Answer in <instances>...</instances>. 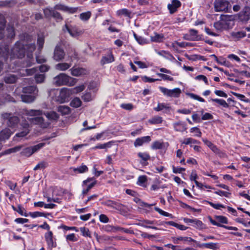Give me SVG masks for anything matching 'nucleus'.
<instances>
[{"instance_id": "nucleus-1", "label": "nucleus", "mask_w": 250, "mask_h": 250, "mask_svg": "<svg viewBox=\"0 0 250 250\" xmlns=\"http://www.w3.org/2000/svg\"><path fill=\"white\" fill-rule=\"evenodd\" d=\"M35 49V45L33 44H24L22 42H17L11 50L10 56V59L15 58H22L25 56V50L27 52V57L29 61L27 65L31 64L30 60L33 59L32 52Z\"/></svg>"}, {"instance_id": "nucleus-2", "label": "nucleus", "mask_w": 250, "mask_h": 250, "mask_svg": "<svg viewBox=\"0 0 250 250\" xmlns=\"http://www.w3.org/2000/svg\"><path fill=\"white\" fill-rule=\"evenodd\" d=\"M77 79L62 73L56 76L53 79V83L57 86L62 85L72 86L77 83Z\"/></svg>"}, {"instance_id": "nucleus-3", "label": "nucleus", "mask_w": 250, "mask_h": 250, "mask_svg": "<svg viewBox=\"0 0 250 250\" xmlns=\"http://www.w3.org/2000/svg\"><path fill=\"white\" fill-rule=\"evenodd\" d=\"M233 25L231 17L228 15H221L220 20L214 22V27L219 32L228 30L232 27Z\"/></svg>"}, {"instance_id": "nucleus-4", "label": "nucleus", "mask_w": 250, "mask_h": 250, "mask_svg": "<svg viewBox=\"0 0 250 250\" xmlns=\"http://www.w3.org/2000/svg\"><path fill=\"white\" fill-rule=\"evenodd\" d=\"M71 95L70 88L63 87L56 91L55 100L59 103H63L68 101Z\"/></svg>"}, {"instance_id": "nucleus-5", "label": "nucleus", "mask_w": 250, "mask_h": 250, "mask_svg": "<svg viewBox=\"0 0 250 250\" xmlns=\"http://www.w3.org/2000/svg\"><path fill=\"white\" fill-rule=\"evenodd\" d=\"M1 117L4 120H7V125L10 127H15L19 122V118L11 113H4Z\"/></svg>"}, {"instance_id": "nucleus-6", "label": "nucleus", "mask_w": 250, "mask_h": 250, "mask_svg": "<svg viewBox=\"0 0 250 250\" xmlns=\"http://www.w3.org/2000/svg\"><path fill=\"white\" fill-rule=\"evenodd\" d=\"M214 8L216 11L227 12L231 9V5L226 0H216L214 1Z\"/></svg>"}, {"instance_id": "nucleus-7", "label": "nucleus", "mask_w": 250, "mask_h": 250, "mask_svg": "<svg viewBox=\"0 0 250 250\" xmlns=\"http://www.w3.org/2000/svg\"><path fill=\"white\" fill-rule=\"evenodd\" d=\"M62 30L64 32L67 31L70 35L72 37H77L83 34V31L80 30L76 25H68L65 24L63 27Z\"/></svg>"}, {"instance_id": "nucleus-8", "label": "nucleus", "mask_w": 250, "mask_h": 250, "mask_svg": "<svg viewBox=\"0 0 250 250\" xmlns=\"http://www.w3.org/2000/svg\"><path fill=\"white\" fill-rule=\"evenodd\" d=\"M159 89L165 95L168 97L178 98L181 93V90L179 88L168 89L166 87L160 86Z\"/></svg>"}, {"instance_id": "nucleus-9", "label": "nucleus", "mask_w": 250, "mask_h": 250, "mask_svg": "<svg viewBox=\"0 0 250 250\" xmlns=\"http://www.w3.org/2000/svg\"><path fill=\"white\" fill-rule=\"evenodd\" d=\"M101 204L111 209L121 211L123 210L124 206L119 202L111 200H106L103 201Z\"/></svg>"}, {"instance_id": "nucleus-10", "label": "nucleus", "mask_w": 250, "mask_h": 250, "mask_svg": "<svg viewBox=\"0 0 250 250\" xmlns=\"http://www.w3.org/2000/svg\"><path fill=\"white\" fill-rule=\"evenodd\" d=\"M44 238L48 249H52L57 246L56 239L54 237L52 231H48L44 234Z\"/></svg>"}, {"instance_id": "nucleus-11", "label": "nucleus", "mask_w": 250, "mask_h": 250, "mask_svg": "<svg viewBox=\"0 0 250 250\" xmlns=\"http://www.w3.org/2000/svg\"><path fill=\"white\" fill-rule=\"evenodd\" d=\"M65 55L63 49L60 45H57L54 49L53 58L55 61L60 62L64 58Z\"/></svg>"}, {"instance_id": "nucleus-12", "label": "nucleus", "mask_w": 250, "mask_h": 250, "mask_svg": "<svg viewBox=\"0 0 250 250\" xmlns=\"http://www.w3.org/2000/svg\"><path fill=\"white\" fill-rule=\"evenodd\" d=\"M97 181L93 178H89L83 181V185H87L86 188L82 191V194L84 196L86 195L89 190L96 184Z\"/></svg>"}, {"instance_id": "nucleus-13", "label": "nucleus", "mask_w": 250, "mask_h": 250, "mask_svg": "<svg viewBox=\"0 0 250 250\" xmlns=\"http://www.w3.org/2000/svg\"><path fill=\"white\" fill-rule=\"evenodd\" d=\"M238 18L242 21H247L250 19V7H245L239 13Z\"/></svg>"}, {"instance_id": "nucleus-14", "label": "nucleus", "mask_w": 250, "mask_h": 250, "mask_svg": "<svg viewBox=\"0 0 250 250\" xmlns=\"http://www.w3.org/2000/svg\"><path fill=\"white\" fill-rule=\"evenodd\" d=\"M30 122L32 124L38 125L42 128H45L48 126L49 123L45 122L43 119L41 117H37L31 118Z\"/></svg>"}, {"instance_id": "nucleus-15", "label": "nucleus", "mask_w": 250, "mask_h": 250, "mask_svg": "<svg viewBox=\"0 0 250 250\" xmlns=\"http://www.w3.org/2000/svg\"><path fill=\"white\" fill-rule=\"evenodd\" d=\"M70 71L71 75L76 77L84 75L88 73L86 69L82 67H72Z\"/></svg>"}, {"instance_id": "nucleus-16", "label": "nucleus", "mask_w": 250, "mask_h": 250, "mask_svg": "<svg viewBox=\"0 0 250 250\" xmlns=\"http://www.w3.org/2000/svg\"><path fill=\"white\" fill-rule=\"evenodd\" d=\"M54 9L55 10H59L63 11L68 12V13L72 14L76 12L78 9L77 8L68 7L61 4L56 5L54 6Z\"/></svg>"}, {"instance_id": "nucleus-17", "label": "nucleus", "mask_w": 250, "mask_h": 250, "mask_svg": "<svg viewBox=\"0 0 250 250\" xmlns=\"http://www.w3.org/2000/svg\"><path fill=\"white\" fill-rule=\"evenodd\" d=\"M114 61V57L112 53L111 52H109L107 55L102 57L100 63L102 65H104L105 64L111 63Z\"/></svg>"}, {"instance_id": "nucleus-18", "label": "nucleus", "mask_w": 250, "mask_h": 250, "mask_svg": "<svg viewBox=\"0 0 250 250\" xmlns=\"http://www.w3.org/2000/svg\"><path fill=\"white\" fill-rule=\"evenodd\" d=\"M150 141L151 138L149 136L138 138L135 140L134 145L135 147L140 146L145 143H149Z\"/></svg>"}, {"instance_id": "nucleus-19", "label": "nucleus", "mask_w": 250, "mask_h": 250, "mask_svg": "<svg viewBox=\"0 0 250 250\" xmlns=\"http://www.w3.org/2000/svg\"><path fill=\"white\" fill-rule=\"evenodd\" d=\"M231 39L234 41H238L246 36V33L243 31H233L230 33Z\"/></svg>"}, {"instance_id": "nucleus-20", "label": "nucleus", "mask_w": 250, "mask_h": 250, "mask_svg": "<svg viewBox=\"0 0 250 250\" xmlns=\"http://www.w3.org/2000/svg\"><path fill=\"white\" fill-rule=\"evenodd\" d=\"M22 92L24 94H31L37 96L38 92V89L36 86H28L22 88Z\"/></svg>"}, {"instance_id": "nucleus-21", "label": "nucleus", "mask_w": 250, "mask_h": 250, "mask_svg": "<svg viewBox=\"0 0 250 250\" xmlns=\"http://www.w3.org/2000/svg\"><path fill=\"white\" fill-rule=\"evenodd\" d=\"M181 5V3L179 0H172L171 3L168 4L167 8L170 13L172 14L177 10V9Z\"/></svg>"}, {"instance_id": "nucleus-22", "label": "nucleus", "mask_w": 250, "mask_h": 250, "mask_svg": "<svg viewBox=\"0 0 250 250\" xmlns=\"http://www.w3.org/2000/svg\"><path fill=\"white\" fill-rule=\"evenodd\" d=\"M155 222L154 221H150L148 220H143L140 221L138 225L141 227L146 228H150L155 230L159 229L156 227L153 226H149L148 225H154L155 224Z\"/></svg>"}, {"instance_id": "nucleus-23", "label": "nucleus", "mask_w": 250, "mask_h": 250, "mask_svg": "<svg viewBox=\"0 0 250 250\" xmlns=\"http://www.w3.org/2000/svg\"><path fill=\"white\" fill-rule=\"evenodd\" d=\"M70 169L76 174H80L88 171V168L86 165L82 164L81 166L77 167H70Z\"/></svg>"}, {"instance_id": "nucleus-24", "label": "nucleus", "mask_w": 250, "mask_h": 250, "mask_svg": "<svg viewBox=\"0 0 250 250\" xmlns=\"http://www.w3.org/2000/svg\"><path fill=\"white\" fill-rule=\"evenodd\" d=\"M95 97V94L86 90L82 95V99L85 102H89L92 101Z\"/></svg>"}, {"instance_id": "nucleus-25", "label": "nucleus", "mask_w": 250, "mask_h": 250, "mask_svg": "<svg viewBox=\"0 0 250 250\" xmlns=\"http://www.w3.org/2000/svg\"><path fill=\"white\" fill-rule=\"evenodd\" d=\"M23 114L28 116H37L42 114V111L41 110L36 109H25L23 110Z\"/></svg>"}, {"instance_id": "nucleus-26", "label": "nucleus", "mask_w": 250, "mask_h": 250, "mask_svg": "<svg viewBox=\"0 0 250 250\" xmlns=\"http://www.w3.org/2000/svg\"><path fill=\"white\" fill-rule=\"evenodd\" d=\"M36 96L31 94H22L21 95V101L26 103H30L35 101Z\"/></svg>"}, {"instance_id": "nucleus-27", "label": "nucleus", "mask_w": 250, "mask_h": 250, "mask_svg": "<svg viewBox=\"0 0 250 250\" xmlns=\"http://www.w3.org/2000/svg\"><path fill=\"white\" fill-rule=\"evenodd\" d=\"M12 132L11 131L10 129L6 128L0 132V140L4 141L6 139H8Z\"/></svg>"}, {"instance_id": "nucleus-28", "label": "nucleus", "mask_w": 250, "mask_h": 250, "mask_svg": "<svg viewBox=\"0 0 250 250\" xmlns=\"http://www.w3.org/2000/svg\"><path fill=\"white\" fill-rule=\"evenodd\" d=\"M202 140L204 143L215 153L218 154L220 153V150L211 142L205 139H203Z\"/></svg>"}, {"instance_id": "nucleus-29", "label": "nucleus", "mask_w": 250, "mask_h": 250, "mask_svg": "<svg viewBox=\"0 0 250 250\" xmlns=\"http://www.w3.org/2000/svg\"><path fill=\"white\" fill-rule=\"evenodd\" d=\"M72 65L71 63L63 62L57 64L55 68L59 71H65L69 68Z\"/></svg>"}, {"instance_id": "nucleus-30", "label": "nucleus", "mask_w": 250, "mask_h": 250, "mask_svg": "<svg viewBox=\"0 0 250 250\" xmlns=\"http://www.w3.org/2000/svg\"><path fill=\"white\" fill-rule=\"evenodd\" d=\"M198 32L194 29H190L189 31V33L187 34V37L186 38L187 40L190 41H196L198 40Z\"/></svg>"}, {"instance_id": "nucleus-31", "label": "nucleus", "mask_w": 250, "mask_h": 250, "mask_svg": "<svg viewBox=\"0 0 250 250\" xmlns=\"http://www.w3.org/2000/svg\"><path fill=\"white\" fill-rule=\"evenodd\" d=\"M99 85L96 82H92L89 83L88 85L87 90L91 92L94 94H96V93L98 90Z\"/></svg>"}, {"instance_id": "nucleus-32", "label": "nucleus", "mask_w": 250, "mask_h": 250, "mask_svg": "<svg viewBox=\"0 0 250 250\" xmlns=\"http://www.w3.org/2000/svg\"><path fill=\"white\" fill-rule=\"evenodd\" d=\"M199 247L200 248L205 247L206 248L210 249L213 250H216L219 248L218 244L214 243H203L200 244Z\"/></svg>"}, {"instance_id": "nucleus-33", "label": "nucleus", "mask_w": 250, "mask_h": 250, "mask_svg": "<svg viewBox=\"0 0 250 250\" xmlns=\"http://www.w3.org/2000/svg\"><path fill=\"white\" fill-rule=\"evenodd\" d=\"M46 118L50 121H56L59 118V116L56 112L50 111L44 113Z\"/></svg>"}, {"instance_id": "nucleus-34", "label": "nucleus", "mask_w": 250, "mask_h": 250, "mask_svg": "<svg viewBox=\"0 0 250 250\" xmlns=\"http://www.w3.org/2000/svg\"><path fill=\"white\" fill-rule=\"evenodd\" d=\"M170 108L169 104L165 103H159L156 107H155L154 109L156 111H160L162 110H167Z\"/></svg>"}, {"instance_id": "nucleus-35", "label": "nucleus", "mask_w": 250, "mask_h": 250, "mask_svg": "<svg viewBox=\"0 0 250 250\" xmlns=\"http://www.w3.org/2000/svg\"><path fill=\"white\" fill-rule=\"evenodd\" d=\"M85 88V85L83 84L77 86H76L74 88H70V90L71 91V92H72V95L76 94L83 91Z\"/></svg>"}, {"instance_id": "nucleus-36", "label": "nucleus", "mask_w": 250, "mask_h": 250, "mask_svg": "<svg viewBox=\"0 0 250 250\" xmlns=\"http://www.w3.org/2000/svg\"><path fill=\"white\" fill-rule=\"evenodd\" d=\"M3 57L5 59L8 57V47L7 45L4 46H0V57Z\"/></svg>"}, {"instance_id": "nucleus-37", "label": "nucleus", "mask_w": 250, "mask_h": 250, "mask_svg": "<svg viewBox=\"0 0 250 250\" xmlns=\"http://www.w3.org/2000/svg\"><path fill=\"white\" fill-rule=\"evenodd\" d=\"M82 102L78 97L74 98L70 102V105L74 108H78L81 106Z\"/></svg>"}, {"instance_id": "nucleus-38", "label": "nucleus", "mask_w": 250, "mask_h": 250, "mask_svg": "<svg viewBox=\"0 0 250 250\" xmlns=\"http://www.w3.org/2000/svg\"><path fill=\"white\" fill-rule=\"evenodd\" d=\"M172 241L174 244H178L179 243V241H192L193 239L190 237H172Z\"/></svg>"}, {"instance_id": "nucleus-39", "label": "nucleus", "mask_w": 250, "mask_h": 250, "mask_svg": "<svg viewBox=\"0 0 250 250\" xmlns=\"http://www.w3.org/2000/svg\"><path fill=\"white\" fill-rule=\"evenodd\" d=\"M166 224L170 225V226H173V227L178 229H179L182 230H185L188 229V228L187 227L185 226L184 225L178 224H177L174 222H173V221L167 222H166Z\"/></svg>"}, {"instance_id": "nucleus-40", "label": "nucleus", "mask_w": 250, "mask_h": 250, "mask_svg": "<svg viewBox=\"0 0 250 250\" xmlns=\"http://www.w3.org/2000/svg\"><path fill=\"white\" fill-rule=\"evenodd\" d=\"M17 80V77L14 75H8L5 77L4 81L7 83H13Z\"/></svg>"}, {"instance_id": "nucleus-41", "label": "nucleus", "mask_w": 250, "mask_h": 250, "mask_svg": "<svg viewBox=\"0 0 250 250\" xmlns=\"http://www.w3.org/2000/svg\"><path fill=\"white\" fill-rule=\"evenodd\" d=\"M6 21L3 15L0 14V33L1 36H3V30L5 25Z\"/></svg>"}, {"instance_id": "nucleus-42", "label": "nucleus", "mask_w": 250, "mask_h": 250, "mask_svg": "<svg viewBox=\"0 0 250 250\" xmlns=\"http://www.w3.org/2000/svg\"><path fill=\"white\" fill-rule=\"evenodd\" d=\"M58 111L62 114L66 115L70 112V108L67 106L61 105L58 107Z\"/></svg>"}, {"instance_id": "nucleus-43", "label": "nucleus", "mask_w": 250, "mask_h": 250, "mask_svg": "<svg viewBox=\"0 0 250 250\" xmlns=\"http://www.w3.org/2000/svg\"><path fill=\"white\" fill-rule=\"evenodd\" d=\"M164 39L163 35L155 33L153 36H151V40L154 42H161Z\"/></svg>"}, {"instance_id": "nucleus-44", "label": "nucleus", "mask_w": 250, "mask_h": 250, "mask_svg": "<svg viewBox=\"0 0 250 250\" xmlns=\"http://www.w3.org/2000/svg\"><path fill=\"white\" fill-rule=\"evenodd\" d=\"M162 121V118L159 116H155L148 120V122L151 124H161Z\"/></svg>"}, {"instance_id": "nucleus-45", "label": "nucleus", "mask_w": 250, "mask_h": 250, "mask_svg": "<svg viewBox=\"0 0 250 250\" xmlns=\"http://www.w3.org/2000/svg\"><path fill=\"white\" fill-rule=\"evenodd\" d=\"M131 12L128 10L126 8H123L122 9H120L117 11V15L118 16H121L124 15L125 17H129L130 16Z\"/></svg>"}, {"instance_id": "nucleus-46", "label": "nucleus", "mask_w": 250, "mask_h": 250, "mask_svg": "<svg viewBox=\"0 0 250 250\" xmlns=\"http://www.w3.org/2000/svg\"><path fill=\"white\" fill-rule=\"evenodd\" d=\"M21 154L25 157H30L33 154L31 147H28L23 149L21 152Z\"/></svg>"}, {"instance_id": "nucleus-47", "label": "nucleus", "mask_w": 250, "mask_h": 250, "mask_svg": "<svg viewBox=\"0 0 250 250\" xmlns=\"http://www.w3.org/2000/svg\"><path fill=\"white\" fill-rule=\"evenodd\" d=\"M133 36L137 42L140 44L143 45L148 42L146 39H144L141 36H137L134 32L133 33Z\"/></svg>"}, {"instance_id": "nucleus-48", "label": "nucleus", "mask_w": 250, "mask_h": 250, "mask_svg": "<svg viewBox=\"0 0 250 250\" xmlns=\"http://www.w3.org/2000/svg\"><path fill=\"white\" fill-rule=\"evenodd\" d=\"M48 165V163L46 161H41L36 165L33 169L34 170H37L38 169H44L47 167Z\"/></svg>"}, {"instance_id": "nucleus-49", "label": "nucleus", "mask_w": 250, "mask_h": 250, "mask_svg": "<svg viewBox=\"0 0 250 250\" xmlns=\"http://www.w3.org/2000/svg\"><path fill=\"white\" fill-rule=\"evenodd\" d=\"M193 226L199 229H202L205 228V225L202 221L197 219H194Z\"/></svg>"}, {"instance_id": "nucleus-50", "label": "nucleus", "mask_w": 250, "mask_h": 250, "mask_svg": "<svg viewBox=\"0 0 250 250\" xmlns=\"http://www.w3.org/2000/svg\"><path fill=\"white\" fill-rule=\"evenodd\" d=\"M164 146L163 143L159 141L154 142L151 146V148L153 149H161Z\"/></svg>"}, {"instance_id": "nucleus-51", "label": "nucleus", "mask_w": 250, "mask_h": 250, "mask_svg": "<svg viewBox=\"0 0 250 250\" xmlns=\"http://www.w3.org/2000/svg\"><path fill=\"white\" fill-rule=\"evenodd\" d=\"M211 100L212 102L218 103L219 104L223 106L224 107H228L229 106L228 104L224 100L219 99H211Z\"/></svg>"}, {"instance_id": "nucleus-52", "label": "nucleus", "mask_w": 250, "mask_h": 250, "mask_svg": "<svg viewBox=\"0 0 250 250\" xmlns=\"http://www.w3.org/2000/svg\"><path fill=\"white\" fill-rule=\"evenodd\" d=\"M91 15V13L89 11L82 13L80 15V18L82 21H87L90 18Z\"/></svg>"}, {"instance_id": "nucleus-53", "label": "nucleus", "mask_w": 250, "mask_h": 250, "mask_svg": "<svg viewBox=\"0 0 250 250\" xmlns=\"http://www.w3.org/2000/svg\"><path fill=\"white\" fill-rule=\"evenodd\" d=\"M138 156L144 161H147L150 158L149 155L146 152H139Z\"/></svg>"}, {"instance_id": "nucleus-54", "label": "nucleus", "mask_w": 250, "mask_h": 250, "mask_svg": "<svg viewBox=\"0 0 250 250\" xmlns=\"http://www.w3.org/2000/svg\"><path fill=\"white\" fill-rule=\"evenodd\" d=\"M174 129L177 131H183L186 128L181 123H176L173 124Z\"/></svg>"}, {"instance_id": "nucleus-55", "label": "nucleus", "mask_w": 250, "mask_h": 250, "mask_svg": "<svg viewBox=\"0 0 250 250\" xmlns=\"http://www.w3.org/2000/svg\"><path fill=\"white\" fill-rule=\"evenodd\" d=\"M45 146V143H41L38 144L35 146H31L32 149V151H33V154L38 151L40 149L43 147Z\"/></svg>"}, {"instance_id": "nucleus-56", "label": "nucleus", "mask_w": 250, "mask_h": 250, "mask_svg": "<svg viewBox=\"0 0 250 250\" xmlns=\"http://www.w3.org/2000/svg\"><path fill=\"white\" fill-rule=\"evenodd\" d=\"M54 9L52 8H46L43 10L44 16L46 18H50L52 16Z\"/></svg>"}, {"instance_id": "nucleus-57", "label": "nucleus", "mask_w": 250, "mask_h": 250, "mask_svg": "<svg viewBox=\"0 0 250 250\" xmlns=\"http://www.w3.org/2000/svg\"><path fill=\"white\" fill-rule=\"evenodd\" d=\"M29 132V129L28 127H25L23 131L21 132L17 133L15 137H23L28 134Z\"/></svg>"}, {"instance_id": "nucleus-58", "label": "nucleus", "mask_w": 250, "mask_h": 250, "mask_svg": "<svg viewBox=\"0 0 250 250\" xmlns=\"http://www.w3.org/2000/svg\"><path fill=\"white\" fill-rule=\"evenodd\" d=\"M147 181V177L145 175H142L138 177V181H137V184L143 186L144 184Z\"/></svg>"}, {"instance_id": "nucleus-59", "label": "nucleus", "mask_w": 250, "mask_h": 250, "mask_svg": "<svg viewBox=\"0 0 250 250\" xmlns=\"http://www.w3.org/2000/svg\"><path fill=\"white\" fill-rule=\"evenodd\" d=\"M35 79L37 83H43L45 79L44 74H36L35 76Z\"/></svg>"}, {"instance_id": "nucleus-60", "label": "nucleus", "mask_w": 250, "mask_h": 250, "mask_svg": "<svg viewBox=\"0 0 250 250\" xmlns=\"http://www.w3.org/2000/svg\"><path fill=\"white\" fill-rule=\"evenodd\" d=\"M7 36L8 38H12L15 36L14 29L13 26H9L7 28Z\"/></svg>"}, {"instance_id": "nucleus-61", "label": "nucleus", "mask_w": 250, "mask_h": 250, "mask_svg": "<svg viewBox=\"0 0 250 250\" xmlns=\"http://www.w3.org/2000/svg\"><path fill=\"white\" fill-rule=\"evenodd\" d=\"M80 231L84 236L91 237V234L89 229L85 227L80 228Z\"/></svg>"}, {"instance_id": "nucleus-62", "label": "nucleus", "mask_w": 250, "mask_h": 250, "mask_svg": "<svg viewBox=\"0 0 250 250\" xmlns=\"http://www.w3.org/2000/svg\"><path fill=\"white\" fill-rule=\"evenodd\" d=\"M182 143L186 145H189L190 144H198L199 142L191 138H188L185 139Z\"/></svg>"}, {"instance_id": "nucleus-63", "label": "nucleus", "mask_w": 250, "mask_h": 250, "mask_svg": "<svg viewBox=\"0 0 250 250\" xmlns=\"http://www.w3.org/2000/svg\"><path fill=\"white\" fill-rule=\"evenodd\" d=\"M54 10L51 17L54 18L56 20L59 21L62 20V18L61 14L57 11Z\"/></svg>"}, {"instance_id": "nucleus-64", "label": "nucleus", "mask_w": 250, "mask_h": 250, "mask_svg": "<svg viewBox=\"0 0 250 250\" xmlns=\"http://www.w3.org/2000/svg\"><path fill=\"white\" fill-rule=\"evenodd\" d=\"M190 131L191 133H194L195 136H197V137H201V136L202 133H201L200 129L196 127H192L190 129Z\"/></svg>"}]
</instances>
